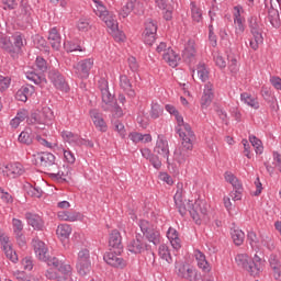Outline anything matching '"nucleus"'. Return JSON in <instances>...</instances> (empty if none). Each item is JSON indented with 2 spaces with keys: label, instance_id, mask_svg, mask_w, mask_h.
Segmentation results:
<instances>
[{
  "label": "nucleus",
  "instance_id": "1",
  "mask_svg": "<svg viewBox=\"0 0 281 281\" xmlns=\"http://www.w3.org/2000/svg\"><path fill=\"white\" fill-rule=\"evenodd\" d=\"M173 200L179 214L186 216L189 212L196 225H201L202 221L206 218L207 212H210V204H207V201L205 200L198 199L194 203H191L190 201L186 203V200H183V189L177 190Z\"/></svg>",
  "mask_w": 281,
  "mask_h": 281
},
{
  "label": "nucleus",
  "instance_id": "2",
  "mask_svg": "<svg viewBox=\"0 0 281 281\" xmlns=\"http://www.w3.org/2000/svg\"><path fill=\"white\" fill-rule=\"evenodd\" d=\"M34 157L36 166H40L42 170H45V172L49 175L53 181L65 183L67 179H69V175H71V168L65 165L58 168V165L56 164V156H54V154L40 153Z\"/></svg>",
  "mask_w": 281,
  "mask_h": 281
},
{
  "label": "nucleus",
  "instance_id": "3",
  "mask_svg": "<svg viewBox=\"0 0 281 281\" xmlns=\"http://www.w3.org/2000/svg\"><path fill=\"white\" fill-rule=\"evenodd\" d=\"M175 119L177 121L175 131L182 140V146L189 150H192L194 148V142H196V135L192 131V126H190L188 123H184L183 116L179 114V112L175 114Z\"/></svg>",
  "mask_w": 281,
  "mask_h": 281
},
{
  "label": "nucleus",
  "instance_id": "4",
  "mask_svg": "<svg viewBox=\"0 0 281 281\" xmlns=\"http://www.w3.org/2000/svg\"><path fill=\"white\" fill-rule=\"evenodd\" d=\"M236 265L245 271H248L250 276H260L262 273L265 266L262 265V259L258 256H255L254 259L249 258V256L245 254H239L235 257Z\"/></svg>",
  "mask_w": 281,
  "mask_h": 281
},
{
  "label": "nucleus",
  "instance_id": "5",
  "mask_svg": "<svg viewBox=\"0 0 281 281\" xmlns=\"http://www.w3.org/2000/svg\"><path fill=\"white\" fill-rule=\"evenodd\" d=\"M94 2V13L97 16H99V19H101V21H103V23H105L106 27H109V30H111V32H120L117 30V20H115V15H113V13L109 12V10H106L104 3L100 0H93Z\"/></svg>",
  "mask_w": 281,
  "mask_h": 281
},
{
  "label": "nucleus",
  "instance_id": "6",
  "mask_svg": "<svg viewBox=\"0 0 281 281\" xmlns=\"http://www.w3.org/2000/svg\"><path fill=\"white\" fill-rule=\"evenodd\" d=\"M94 2V13L97 16H99V19H101V21H103V23H105L106 27H109V30H111V32H120L117 30V20H115V15H113V13L109 12V10H106L104 3L100 0H93Z\"/></svg>",
  "mask_w": 281,
  "mask_h": 281
},
{
  "label": "nucleus",
  "instance_id": "7",
  "mask_svg": "<svg viewBox=\"0 0 281 281\" xmlns=\"http://www.w3.org/2000/svg\"><path fill=\"white\" fill-rule=\"evenodd\" d=\"M32 245L35 251V256L43 260V262H46L48 267H58L60 265V260L56 257H49V254L47 252V246L43 243V240L38 238H34L32 240Z\"/></svg>",
  "mask_w": 281,
  "mask_h": 281
},
{
  "label": "nucleus",
  "instance_id": "8",
  "mask_svg": "<svg viewBox=\"0 0 281 281\" xmlns=\"http://www.w3.org/2000/svg\"><path fill=\"white\" fill-rule=\"evenodd\" d=\"M138 226L143 236H145L149 243H153V245H159V243H161V233H159V229H157L153 223L147 220H139Z\"/></svg>",
  "mask_w": 281,
  "mask_h": 281
},
{
  "label": "nucleus",
  "instance_id": "9",
  "mask_svg": "<svg viewBox=\"0 0 281 281\" xmlns=\"http://www.w3.org/2000/svg\"><path fill=\"white\" fill-rule=\"evenodd\" d=\"M176 276L178 278H181L182 280L187 281H199L201 280V276L199 274V271L190 266L189 263L179 262L176 263Z\"/></svg>",
  "mask_w": 281,
  "mask_h": 281
},
{
  "label": "nucleus",
  "instance_id": "10",
  "mask_svg": "<svg viewBox=\"0 0 281 281\" xmlns=\"http://www.w3.org/2000/svg\"><path fill=\"white\" fill-rule=\"evenodd\" d=\"M234 24H235V36H233L235 45H240L243 41V35L245 34V20L240 16V12H243V7L236 5L234 7Z\"/></svg>",
  "mask_w": 281,
  "mask_h": 281
},
{
  "label": "nucleus",
  "instance_id": "11",
  "mask_svg": "<svg viewBox=\"0 0 281 281\" xmlns=\"http://www.w3.org/2000/svg\"><path fill=\"white\" fill-rule=\"evenodd\" d=\"M93 58H87L75 64L72 66V71L77 78H80V80H87L91 74V69H93Z\"/></svg>",
  "mask_w": 281,
  "mask_h": 281
},
{
  "label": "nucleus",
  "instance_id": "12",
  "mask_svg": "<svg viewBox=\"0 0 281 281\" xmlns=\"http://www.w3.org/2000/svg\"><path fill=\"white\" fill-rule=\"evenodd\" d=\"M48 80L55 89H58V91H65L66 93L69 91V83H67V80L60 70L56 68L50 69L48 71Z\"/></svg>",
  "mask_w": 281,
  "mask_h": 281
},
{
  "label": "nucleus",
  "instance_id": "13",
  "mask_svg": "<svg viewBox=\"0 0 281 281\" xmlns=\"http://www.w3.org/2000/svg\"><path fill=\"white\" fill-rule=\"evenodd\" d=\"M12 41L11 42V50H10V56L14 60L19 58L20 54H23V47L27 45V42L25 41V35H23L21 32H16L12 35Z\"/></svg>",
  "mask_w": 281,
  "mask_h": 281
},
{
  "label": "nucleus",
  "instance_id": "14",
  "mask_svg": "<svg viewBox=\"0 0 281 281\" xmlns=\"http://www.w3.org/2000/svg\"><path fill=\"white\" fill-rule=\"evenodd\" d=\"M54 111H52V108L44 106L40 114H32L31 122L33 124H52L54 122Z\"/></svg>",
  "mask_w": 281,
  "mask_h": 281
},
{
  "label": "nucleus",
  "instance_id": "15",
  "mask_svg": "<svg viewBox=\"0 0 281 281\" xmlns=\"http://www.w3.org/2000/svg\"><path fill=\"white\" fill-rule=\"evenodd\" d=\"M101 109L103 111L112 113L113 117H122L124 115V111L117 105V101L115 100V97H112V99H108V101L101 102Z\"/></svg>",
  "mask_w": 281,
  "mask_h": 281
},
{
  "label": "nucleus",
  "instance_id": "16",
  "mask_svg": "<svg viewBox=\"0 0 281 281\" xmlns=\"http://www.w3.org/2000/svg\"><path fill=\"white\" fill-rule=\"evenodd\" d=\"M103 260L106 262V265H110V267H115L116 269H124L126 267V261L120 257V252H105L103 256Z\"/></svg>",
  "mask_w": 281,
  "mask_h": 281
},
{
  "label": "nucleus",
  "instance_id": "17",
  "mask_svg": "<svg viewBox=\"0 0 281 281\" xmlns=\"http://www.w3.org/2000/svg\"><path fill=\"white\" fill-rule=\"evenodd\" d=\"M154 154L158 155L162 159L169 161L170 148L168 147V140L164 138V136H158L156 142V146L154 147Z\"/></svg>",
  "mask_w": 281,
  "mask_h": 281
},
{
  "label": "nucleus",
  "instance_id": "18",
  "mask_svg": "<svg viewBox=\"0 0 281 281\" xmlns=\"http://www.w3.org/2000/svg\"><path fill=\"white\" fill-rule=\"evenodd\" d=\"M25 218L27 225L33 227L36 232H43L45 229V221H43V217L36 213L32 212H26L25 213Z\"/></svg>",
  "mask_w": 281,
  "mask_h": 281
},
{
  "label": "nucleus",
  "instance_id": "19",
  "mask_svg": "<svg viewBox=\"0 0 281 281\" xmlns=\"http://www.w3.org/2000/svg\"><path fill=\"white\" fill-rule=\"evenodd\" d=\"M23 172H25V169H23V165L20 162L9 164L2 169V175L9 177V179H16V177H21Z\"/></svg>",
  "mask_w": 281,
  "mask_h": 281
},
{
  "label": "nucleus",
  "instance_id": "20",
  "mask_svg": "<svg viewBox=\"0 0 281 281\" xmlns=\"http://www.w3.org/2000/svg\"><path fill=\"white\" fill-rule=\"evenodd\" d=\"M146 247H148V245L144 243V236L140 234H137L135 239L131 240L127 245V249L131 251V254H142Z\"/></svg>",
  "mask_w": 281,
  "mask_h": 281
},
{
  "label": "nucleus",
  "instance_id": "21",
  "mask_svg": "<svg viewBox=\"0 0 281 281\" xmlns=\"http://www.w3.org/2000/svg\"><path fill=\"white\" fill-rule=\"evenodd\" d=\"M212 100H214V85H212V82H206L201 98V105L204 109H207V106L212 104Z\"/></svg>",
  "mask_w": 281,
  "mask_h": 281
},
{
  "label": "nucleus",
  "instance_id": "22",
  "mask_svg": "<svg viewBox=\"0 0 281 281\" xmlns=\"http://www.w3.org/2000/svg\"><path fill=\"white\" fill-rule=\"evenodd\" d=\"M90 117L95 126L101 133H106L108 126L106 122H104V117H102V113L99 110H91Z\"/></svg>",
  "mask_w": 281,
  "mask_h": 281
},
{
  "label": "nucleus",
  "instance_id": "23",
  "mask_svg": "<svg viewBox=\"0 0 281 281\" xmlns=\"http://www.w3.org/2000/svg\"><path fill=\"white\" fill-rule=\"evenodd\" d=\"M162 59L165 63L169 65V67H178L179 60H181V56L172 49V47H168L167 50L162 54Z\"/></svg>",
  "mask_w": 281,
  "mask_h": 281
},
{
  "label": "nucleus",
  "instance_id": "24",
  "mask_svg": "<svg viewBox=\"0 0 281 281\" xmlns=\"http://www.w3.org/2000/svg\"><path fill=\"white\" fill-rule=\"evenodd\" d=\"M193 256L196 260V265L199 269H201L204 273H210L212 271V266H210V262H207V259L205 258V254L196 249L194 250Z\"/></svg>",
  "mask_w": 281,
  "mask_h": 281
},
{
  "label": "nucleus",
  "instance_id": "25",
  "mask_svg": "<svg viewBox=\"0 0 281 281\" xmlns=\"http://www.w3.org/2000/svg\"><path fill=\"white\" fill-rule=\"evenodd\" d=\"M61 137L64 142H67L71 146H85V139L80 135L74 134V132L63 131Z\"/></svg>",
  "mask_w": 281,
  "mask_h": 281
},
{
  "label": "nucleus",
  "instance_id": "26",
  "mask_svg": "<svg viewBox=\"0 0 281 281\" xmlns=\"http://www.w3.org/2000/svg\"><path fill=\"white\" fill-rule=\"evenodd\" d=\"M53 267V269H57L59 271L60 274L58 278V281H72L71 279V266L67 265V263H63V261L59 260L58 266H50Z\"/></svg>",
  "mask_w": 281,
  "mask_h": 281
},
{
  "label": "nucleus",
  "instance_id": "27",
  "mask_svg": "<svg viewBox=\"0 0 281 281\" xmlns=\"http://www.w3.org/2000/svg\"><path fill=\"white\" fill-rule=\"evenodd\" d=\"M34 86H22L21 89H19L15 93V100L19 102H27V99L34 95Z\"/></svg>",
  "mask_w": 281,
  "mask_h": 281
},
{
  "label": "nucleus",
  "instance_id": "28",
  "mask_svg": "<svg viewBox=\"0 0 281 281\" xmlns=\"http://www.w3.org/2000/svg\"><path fill=\"white\" fill-rule=\"evenodd\" d=\"M109 247L112 249H117V254H122V249H124V245H122V235L117 232V229L112 231L109 237Z\"/></svg>",
  "mask_w": 281,
  "mask_h": 281
},
{
  "label": "nucleus",
  "instance_id": "29",
  "mask_svg": "<svg viewBox=\"0 0 281 281\" xmlns=\"http://www.w3.org/2000/svg\"><path fill=\"white\" fill-rule=\"evenodd\" d=\"M195 56L196 47L194 46V41L189 40L182 52V58L186 60V63H194Z\"/></svg>",
  "mask_w": 281,
  "mask_h": 281
},
{
  "label": "nucleus",
  "instance_id": "30",
  "mask_svg": "<svg viewBox=\"0 0 281 281\" xmlns=\"http://www.w3.org/2000/svg\"><path fill=\"white\" fill-rule=\"evenodd\" d=\"M63 37H60V33L58 32V29L53 27L48 32V42L50 46L55 49V52H58L60 49Z\"/></svg>",
  "mask_w": 281,
  "mask_h": 281
},
{
  "label": "nucleus",
  "instance_id": "31",
  "mask_svg": "<svg viewBox=\"0 0 281 281\" xmlns=\"http://www.w3.org/2000/svg\"><path fill=\"white\" fill-rule=\"evenodd\" d=\"M167 238L170 241L171 247L177 251L181 249V237H179V232L176 228L169 227L167 232Z\"/></svg>",
  "mask_w": 281,
  "mask_h": 281
},
{
  "label": "nucleus",
  "instance_id": "32",
  "mask_svg": "<svg viewBox=\"0 0 281 281\" xmlns=\"http://www.w3.org/2000/svg\"><path fill=\"white\" fill-rule=\"evenodd\" d=\"M120 88L127 93L128 98H135V90L133 89V83H131V79L126 75L120 76Z\"/></svg>",
  "mask_w": 281,
  "mask_h": 281
},
{
  "label": "nucleus",
  "instance_id": "33",
  "mask_svg": "<svg viewBox=\"0 0 281 281\" xmlns=\"http://www.w3.org/2000/svg\"><path fill=\"white\" fill-rule=\"evenodd\" d=\"M181 148L177 149L175 151V160L177 162L181 164H186L188 161V159L190 158V155L192 153V149H188L187 147L183 146V144L181 143Z\"/></svg>",
  "mask_w": 281,
  "mask_h": 281
},
{
  "label": "nucleus",
  "instance_id": "34",
  "mask_svg": "<svg viewBox=\"0 0 281 281\" xmlns=\"http://www.w3.org/2000/svg\"><path fill=\"white\" fill-rule=\"evenodd\" d=\"M2 247L7 258H9L11 262H19V256L16 255V251L12 249V246L8 243V237L2 238Z\"/></svg>",
  "mask_w": 281,
  "mask_h": 281
},
{
  "label": "nucleus",
  "instance_id": "35",
  "mask_svg": "<svg viewBox=\"0 0 281 281\" xmlns=\"http://www.w3.org/2000/svg\"><path fill=\"white\" fill-rule=\"evenodd\" d=\"M26 78L27 80H31V82H34V85H37V87H43L47 86V79L43 75H38L34 71L26 72Z\"/></svg>",
  "mask_w": 281,
  "mask_h": 281
},
{
  "label": "nucleus",
  "instance_id": "36",
  "mask_svg": "<svg viewBox=\"0 0 281 281\" xmlns=\"http://www.w3.org/2000/svg\"><path fill=\"white\" fill-rule=\"evenodd\" d=\"M99 89L101 91L102 102H109V100H113V94L109 91V81L106 79H101L99 81Z\"/></svg>",
  "mask_w": 281,
  "mask_h": 281
},
{
  "label": "nucleus",
  "instance_id": "37",
  "mask_svg": "<svg viewBox=\"0 0 281 281\" xmlns=\"http://www.w3.org/2000/svg\"><path fill=\"white\" fill-rule=\"evenodd\" d=\"M59 221H67L68 223H76L80 218V213L69 212V211H59L57 213Z\"/></svg>",
  "mask_w": 281,
  "mask_h": 281
},
{
  "label": "nucleus",
  "instance_id": "38",
  "mask_svg": "<svg viewBox=\"0 0 281 281\" xmlns=\"http://www.w3.org/2000/svg\"><path fill=\"white\" fill-rule=\"evenodd\" d=\"M248 23L252 36H262V24H260V21L256 16H251Z\"/></svg>",
  "mask_w": 281,
  "mask_h": 281
},
{
  "label": "nucleus",
  "instance_id": "39",
  "mask_svg": "<svg viewBox=\"0 0 281 281\" xmlns=\"http://www.w3.org/2000/svg\"><path fill=\"white\" fill-rule=\"evenodd\" d=\"M268 19L272 27H280V12L278 11V9L273 8L272 4L268 10Z\"/></svg>",
  "mask_w": 281,
  "mask_h": 281
},
{
  "label": "nucleus",
  "instance_id": "40",
  "mask_svg": "<svg viewBox=\"0 0 281 281\" xmlns=\"http://www.w3.org/2000/svg\"><path fill=\"white\" fill-rule=\"evenodd\" d=\"M158 256L161 260L167 261L168 265H172V255H170V248L166 244L159 246Z\"/></svg>",
  "mask_w": 281,
  "mask_h": 281
},
{
  "label": "nucleus",
  "instance_id": "41",
  "mask_svg": "<svg viewBox=\"0 0 281 281\" xmlns=\"http://www.w3.org/2000/svg\"><path fill=\"white\" fill-rule=\"evenodd\" d=\"M241 102L247 104L248 106H251V109H260V103L258 102V99L251 97V94L244 92L240 94Z\"/></svg>",
  "mask_w": 281,
  "mask_h": 281
},
{
  "label": "nucleus",
  "instance_id": "42",
  "mask_svg": "<svg viewBox=\"0 0 281 281\" xmlns=\"http://www.w3.org/2000/svg\"><path fill=\"white\" fill-rule=\"evenodd\" d=\"M56 234L61 240H67V238L71 236V226L68 224H60L56 229Z\"/></svg>",
  "mask_w": 281,
  "mask_h": 281
},
{
  "label": "nucleus",
  "instance_id": "43",
  "mask_svg": "<svg viewBox=\"0 0 281 281\" xmlns=\"http://www.w3.org/2000/svg\"><path fill=\"white\" fill-rule=\"evenodd\" d=\"M18 140L20 144H25L26 146H30L33 142V136H32V130L25 128L23 132L18 137Z\"/></svg>",
  "mask_w": 281,
  "mask_h": 281
},
{
  "label": "nucleus",
  "instance_id": "44",
  "mask_svg": "<svg viewBox=\"0 0 281 281\" xmlns=\"http://www.w3.org/2000/svg\"><path fill=\"white\" fill-rule=\"evenodd\" d=\"M191 16L195 23L203 21V11L196 5V2H191Z\"/></svg>",
  "mask_w": 281,
  "mask_h": 281
},
{
  "label": "nucleus",
  "instance_id": "45",
  "mask_svg": "<svg viewBox=\"0 0 281 281\" xmlns=\"http://www.w3.org/2000/svg\"><path fill=\"white\" fill-rule=\"evenodd\" d=\"M0 47L4 49V52H8L9 55L10 52H12V41L2 32H0Z\"/></svg>",
  "mask_w": 281,
  "mask_h": 281
},
{
  "label": "nucleus",
  "instance_id": "46",
  "mask_svg": "<svg viewBox=\"0 0 281 281\" xmlns=\"http://www.w3.org/2000/svg\"><path fill=\"white\" fill-rule=\"evenodd\" d=\"M249 142L251 146L255 148L256 155H262L265 150V147L262 146V140L256 137V135H250Z\"/></svg>",
  "mask_w": 281,
  "mask_h": 281
},
{
  "label": "nucleus",
  "instance_id": "47",
  "mask_svg": "<svg viewBox=\"0 0 281 281\" xmlns=\"http://www.w3.org/2000/svg\"><path fill=\"white\" fill-rule=\"evenodd\" d=\"M196 74H198V78H200L202 82H207V80L210 79V71L207 70V67L205 66V64L198 65Z\"/></svg>",
  "mask_w": 281,
  "mask_h": 281
},
{
  "label": "nucleus",
  "instance_id": "48",
  "mask_svg": "<svg viewBox=\"0 0 281 281\" xmlns=\"http://www.w3.org/2000/svg\"><path fill=\"white\" fill-rule=\"evenodd\" d=\"M234 244L237 247H240L245 243V233L240 229H234L231 233Z\"/></svg>",
  "mask_w": 281,
  "mask_h": 281
},
{
  "label": "nucleus",
  "instance_id": "49",
  "mask_svg": "<svg viewBox=\"0 0 281 281\" xmlns=\"http://www.w3.org/2000/svg\"><path fill=\"white\" fill-rule=\"evenodd\" d=\"M34 45L37 47V49H44L47 54H49V47H47V41L43 38L41 35H35L33 37Z\"/></svg>",
  "mask_w": 281,
  "mask_h": 281
},
{
  "label": "nucleus",
  "instance_id": "50",
  "mask_svg": "<svg viewBox=\"0 0 281 281\" xmlns=\"http://www.w3.org/2000/svg\"><path fill=\"white\" fill-rule=\"evenodd\" d=\"M26 193L34 199H41V196H43V189L29 184V187H26Z\"/></svg>",
  "mask_w": 281,
  "mask_h": 281
},
{
  "label": "nucleus",
  "instance_id": "51",
  "mask_svg": "<svg viewBox=\"0 0 281 281\" xmlns=\"http://www.w3.org/2000/svg\"><path fill=\"white\" fill-rule=\"evenodd\" d=\"M64 47L68 54L71 52H85V49H82V46L74 41L65 42Z\"/></svg>",
  "mask_w": 281,
  "mask_h": 281
},
{
  "label": "nucleus",
  "instance_id": "52",
  "mask_svg": "<svg viewBox=\"0 0 281 281\" xmlns=\"http://www.w3.org/2000/svg\"><path fill=\"white\" fill-rule=\"evenodd\" d=\"M91 262V255L89 249L85 248L78 252L77 263Z\"/></svg>",
  "mask_w": 281,
  "mask_h": 281
},
{
  "label": "nucleus",
  "instance_id": "53",
  "mask_svg": "<svg viewBox=\"0 0 281 281\" xmlns=\"http://www.w3.org/2000/svg\"><path fill=\"white\" fill-rule=\"evenodd\" d=\"M142 40L145 45H154L155 41H157V33L143 32Z\"/></svg>",
  "mask_w": 281,
  "mask_h": 281
},
{
  "label": "nucleus",
  "instance_id": "54",
  "mask_svg": "<svg viewBox=\"0 0 281 281\" xmlns=\"http://www.w3.org/2000/svg\"><path fill=\"white\" fill-rule=\"evenodd\" d=\"M79 276H89L91 273V262L77 263Z\"/></svg>",
  "mask_w": 281,
  "mask_h": 281
},
{
  "label": "nucleus",
  "instance_id": "55",
  "mask_svg": "<svg viewBox=\"0 0 281 281\" xmlns=\"http://www.w3.org/2000/svg\"><path fill=\"white\" fill-rule=\"evenodd\" d=\"M247 238L252 249H259L260 240H258V235H256L254 232H248Z\"/></svg>",
  "mask_w": 281,
  "mask_h": 281
},
{
  "label": "nucleus",
  "instance_id": "56",
  "mask_svg": "<svg viewBox=\"0 0 281 281\" xmlns=\"http://www.w3.org/2000/svg\"><path fill=\"white\" fill-rule=\"evenodd\" d=\"M265 43V37L262 35H252V40L250 41L249 45L254 52L260 47Z\"/></svg>",
  "mask_w": 281,
  "mask_h": 281
},
{
  "label": "nucleus",
  "instance_id": "57",
  "mask_svg": "<svg viewBox=\"0 0 281 281\" xmlns=\"http://www.w3.org/2000/svg\"><path fill=\"white\" fill-rule=\"evenodd\" d=\"M128 3H132V12L134 14H142L144 12V3L139 0H130Z\"/></svg>",
  "mask_w": 281,
  "mask_h": 281
},
{
  "label": "nucleus",
  "instance_id": "58",
  "mask_svg": "<svg viewBox=\"0 0 281 281\" xmlns=\"http://www.w3.org/2000/svg\"><path fill=\"white\" fill-rule=\"evenodd\" d=\"M269 265H270V269L272 271H280L281 262H280V258H278V256L271 255L269 258Z\"/></svg>",
  "mask_w": 281,
  "mask_h": 281
},
{
  "label": "nucleus",
  "instance_id": "59",
  "mask_svg": "<svg viewBox=\"0 0 281 281\" xmlns=\"http://www.w3.org/2000/svg\"><path fill=\"white\" fill-rule=\"evenodd\" d=\"M143 32H149L151 34H157V22L153 19H148L145 22V30Z\"/></svg>",
  "mask_w": 281,
  "mask_h": 281
},
{
  "label": "nucleus",
  "instance_id": "60",
  "mask_svg": "<svg viewBox=\"0 0 281 281\" xmlns=\"http://www.w3.org/2000/svg\"><path fill=\"white\" fill-rule=\"evenodd\" d=\"M161 113H164V108L161 105H159V103H154L151 105L150 117H153V120H157V119H159Z\"/></svg>",
  "mask_w": 281,
  "mask_h": 281
},
{
  "label": "nucleus",
  "instance_id": "61",
  "mask_svg": "<svg viewBox=\"0 0 281 281\" xmlns=\"http://www.w3.org/2000/svg\"><path fill=\"white\" fill-rule=\"evenodd\" d=\"M209 42L212 47H216L218 45L216 34L214 33V24L209 25Z\"/></svg>",
  "mask_w": 281,
  "mask_h": 281
},
{
  "label": "nucleus",
  "instance_id": "62",
  "mask_svg": "<svg viewBox=\"0 0 281 281\" xmlns=\"http://www.w3.org/2000/svg\"><path fill=\"white\" fill-rule=\"evenodd\" d=\"M77 27L80 32H89V29L91 27V25L88 19L81 18L78 21Z\"/></svg>",
  "mask_w": 281,
  "mask_h": 281
},
{
  "label": "nucleus",
  "instance_id": "63",
  "mask_svg": "<svg viewBox=\"0 0 281 281\" xmlns=\"http://www.w3.org/2000/svg\"><path fill=\"white\" fill-rule=\"evenodd\" d=\"M261 95L266 102H272V100L276 99V95H273V92H271V90H269L266 87L261 88Z\"/></svg>",
  "mask_w": 281,
  "mask_h": 281
},
{
  "label": "nucleus",
  "instance_id": "64",
  "mask_svg": "<svg viewBox=\"0 0 281 281\" xmlns=\"http://www.w3.org/2000/svg\"><path fill=\"white\" fill-rule=\"evenodd\" d=\"M35 65L37 69L42 71V74H45V71H47V60H45V58L37 57L35 60Z\"/></svg>",
  "mask_w": 281,
  "mask_h": 281
}]
</instances>
